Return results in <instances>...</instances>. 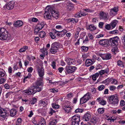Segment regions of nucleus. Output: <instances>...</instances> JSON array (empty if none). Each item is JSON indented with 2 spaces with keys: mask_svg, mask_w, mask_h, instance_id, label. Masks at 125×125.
<instances>
[{
  "mask_svg": "<svg viewBox=\"0 0 125 125\" xmlns=\"http://www.w3.org/2000/svg\"><path fill=\"white\" fill-rule=\"evenodd\" d=\"M6 75V73L5 72H2L0 71V77H4Z\"/></svg>",
  "mask_w": 125,
  "mask_h": 125,
  "instance_id": "obj_50",
  "label": "nucleus"
},
{
  "mask_svg": "<svg viewBox=\"0 0 125 125\" xmlns=\"http://www.w3.org/2000/svg\"><path fill=\"white\" fill-rule=\"evenodd\" d=\"M125 105V102L123 100H122L120 102V105L121 106H123Z\"/></svg>",
  "mask_w": 125,
  "mask_h": 125,
  "instance_id": "obj_64",
  "label": "nucleus"
},
{
  "mask_svg": "<svg viewBox=\"0 0 125 125\" xmlns=\"http://www.w3.org/2000/svg\"><path fill=\"white\" fill-rule=\"evenodd\" d=\"M125 86V83H123L122 84L118 86L117 88L118 89L122 88Z\"/></svg>",
  "mask_w": 125,
  "mask_h": 125,
  "instance_id": "obj_55",
  "label": "nucleus"
},
{
  "mask_svg": "<svg viewBox=\"0 0 125 125\" xmlns=\"http://www.w3.org/2000/svg\"><path fill=\"white\" fill-rule=\"evenodd\" d=\"M96 27L93 25H90L87 27V29H89L90 31H94L96 29Z\"/></svg>",
  "mask_w": 125,
  "mask_h": 125,
  "instance_id": "obj_35",
  "label": "nucleus"
},
{
  "mask_svg": "<svg viewBox=\"0 0 125 125\" xmlns=\"http://www.w3.org/2000/svg\"><path fill=\"white\" fill-rule=\"evenodd\" d=\"M99 75V73H96L94 75H93L92 76V78L94 81H95Z\"/></svg>",
  "mask_w": 125,
  "mask_h": 125,
  "instance_id": "obj_38",
  "label": "nucleus"
},
{
  "mask_svg": "<svg viewBox=\"0 0 125 125\" xmlns=\"http://www.w3.org/2000/svg\"><path fill=\"white\" fill-rule=\"evenodd\" d=\"M39 35L41 38H43L45 36L46 33L44 31H42L39 33Z\"/></svg>",
  "mask_w": 125,
  "mask_h": 125,
  "instance_id": "obj_37",
  "label": "nucleus"
},
{
  "mask_svg": "<svg viewBox=\"0 0 125 125\" xmlns=\"http://www.w3.org/2000/svg\"><path fill=\"white\" fill-rule=\"evenodd\" d=\"M98 113L100 114H103L104 111V110L103 108H99L98 110Z\"/></svg>",
  "mask_w": 125,
  "mask_h": 125,
  "instance_id": "obj_46",
  "label": "nucleus"
},
{
  "mask_svg": "<svg viewBox=\"0 0 125 125\" xmlns=\"http://www.w3.org/2000/svg\"><path fill=\"white\" fill-rule=\"evenodd\" d=\"M56 29L59 30H61L63 29V27L61 25H57L56 26Z\"/></svg>",
  "mask_w": 125,
  "mask_h": 125,
  "instance_id": "obj_58",
  "label": "nucleus"
},
{
  "mask_svg": "<svg viewBox=\"0 0 125 125\" xmlns=\"http://www.w3.org/2000/svg\"><path fill=\"white\" fill-rule=\"evenodd\" d=\"M106 82L109 84H111L115 85L117 84L118 81L115 79H106Z\"/></svg>",
  "mask_w": 125,
  "mask_h": 125,
  "instance_id": "obj_20",
  "label": "nucleus"
},
{
  "mask_svg": "<svg viewBox=\"0 0 125 125\" xmlns=\"http://www.w3.org/2000/svg\"><path fill=\"white\" fill-rule=\"evenodd\" d=\"M107 41L106 39H102L99 42V44L102 46H104L107 44Z\"/></svg>",
  "mask_w": 125,
  "mask_h": 125,
  "instance_id": "obj_27",
  "label": "nucleus"
},
{
  "mask_svg": "<svg viewBox=\"0 0 125 125\" xmlns=\"http://www.w3.org/2000/svg\"><path fill=\"white\" fill-rule=\"evenodd\" d=\"M12 68L10 66L9 67L8 69V72L10 74H11L12 72Z\"/></svg>",
  "mask_w": 125,
  "mask_h": 125,
  "instance_id": "obj_56",
  "label": "nucleus"
},
{
  "mask_svg": "<svg viewBox=\"0 0 125 125\" xmlns=\"http://www.w3.org/2000/svg\"><path fill=\"white\" fill-rule=\"evenodd\" d=\"M6 80V79L4 78H0V84L4 83Z\"/></svg>",
  "mask_w": 125,
  "mask_h": 125,
  "instance_id": "obj_57",
  "label": "nucleus"
},
{
  "mask_svg": "<svg viewBox=\"0 0 125 125\" xmlns=\"http://www.w3.org/2000/svg\"><path fill=\"white\" fill-rule=\"evenodd\" d=\"M37 70L38 74L40 77L43 78L44 74V70L42 67L39 66L36 67Z\"/></svg>",
  "mask_w": 125,
  "mask_h": 125,
  "instance_id": "obj_14",
  "label": "nucleus"
},
{
  "mask_svg": "<svg viewBox=\"0 0 125 125\" xmlns=\"http://www.w3.org/2000/svg\"><path fill=\"white\" fill-rule=\"evenodd\" d=\"M62 47V45L59 43H53L51 45V48L50 49V52L52 54H54L57 52L59 48Z\"/></svg>",
  "mask_w": 125,
  "mask_h": 125,
  "instance_id": "obj_3",
  "label": "nucleus"
},
{
  "mask_svg": "<svg viewBox=\"0 0 125 125\" xmlns=\"http://www.w3.org/2000/svg\"><path fill=\"white\" fill-rule=\"evenodd\" d=\"M50 91L51 92L54 93H56L58 92L57 90V89H55L54 88L50 89Z\"/></svg>",
  "mask_w": 125,
  "mask_h": 125,
  "instance_id": "obj_54",
  "label": "nucleus"
},
{
  "mask_svg": "<svg viewBox=\"0 0 125 125\" xmlns=\"http://www.w3.org/2000/svg\"><path fill=\"white\" fill-rule=\"evenodd\" d=\"M51 66L53 69H55L56 68L55 63L54 62H53L52 63Z\"/></svg>",
  "mask_w": 125,
  "mask_h": 125,
  "instance_id": "obj_60",
  "label": "nucleus"
},
{
  "mask_svg": "<svg viewBox=\"0 0 125 125\" xmlns=\"http://www.w3.org/2000/svg\"><path fill=\"white\" fill-rule=\"evenodd\" d=\"M82 110L80 109H77L75 111V112L76 113L78 112L82 113Z\"/></svg>",
  "mask_w": 125,
  "mask_h": 125,
  "instance_id": "obj_59",
  "label": "nucleus"
},
{
  "mask_svg": "<svg viewBox=\"0 0 125 125\" xmlns=\"http://www.w3.org/2000/svg\"><path fill=\"white\" fill-rule=\"evenodd\" d=\"M105 86L103 85H102L98 87V89L99 91H100L103 90Z\"/></svg>",
  "mask_w": 125,
  "mask_h": 125,
  "instance_id": "obj_42",
  "label": "nucleus"
},
{
  "mask_svg": "<svg viewBox=\"0 0 125 125\" xmlns=\"http://www.w3.org/2000/svg\"><path fill=\"white\" fill-rule=\"evenodd\" d=\"M37 125H46L45 121L42 117H40Z\"/></svg>",
  "mask_w": 125,
  "mask_h": 125,
  "instance_id": "obj_23",
  "label": "nucleus"
},
{
  "mask_svg": "<svg viewBox=\"0 0 125 125\" xmlns=\"http://www.w3.org/2000/svg\"><path fill=\"white\" fill-rule=\"evenodd\" d=\"M33 70V69L32 67L28 68L27 69V71L29 73H31Z\"/></svg>",
  "mask_w": 125,
  "mask_h": 125,
  "instance_id": "obj_63",
  "label": "nucleus"
},
{
  "mask_svg": "<svg viewBox=\"0 0 125 125\" xmlns=\"http://www.w3.org/2000/svg\"><path fill=\"white\" fill-rule=\"evenodd\" d=\"M8 115L9 113L7 110L0 107V120H4Z\"/></svg>",
  "mask_w": 125,
  "mask_h": 125,
  "instance_id": "obj_5",
  "label": "nucleus"
},
{
  "mask_svg": "<svg viewBox=\"0 0 125 125\" xmlns=\"http://www.w3.org/2000/svg\"><path fill=\"white\" fill-rule=\"evenodd\" d=\"M118 10V7L117 6L114 7L110 9L109 13L110 15L113 17L117 14Z\"/></svg>",
  "mask_w": 125,
  "mask_h": 125,
  "instance_id": "obj_12",
  "label": "nucleus"
},
{
  "mask_svg": "<svg viewBox=\"0 0 125 125\" xmlns=\"http://www.w3.org/2000/svg\"><path fill=\"white\" fill-rule=\"evenodd\" d=\"M74 7V5L72 3H67V8L68 10H72L73 9Z\"/></svg>",
  "mask_w": 125,
  "mask_h": 125,
  "instance_id": "obj_30",
  "label": "nucleus"
},
{
  "mask_svg": "<svg viewBox=\"0 0 125 125\" xmlns=\"http://www.w3.org/2000/svg\"><path fill=\"white\" fill-rule=\"evenodd\" d=\"M90 118V115L89 114H86L83 116V119L84 121H87L89 120Z\"/></svg>",
  "mask_w": 125,
  "mask_h": 125,
  "instance_id": "obj_31",
  "label": "nucleus"
},
{
  "mask_svg": "<svg viewBox=\"0 0 125 125\" xmlns=\"http://www.w3.org/2000/svg\"><path fill=\"white\" fill-rule=\"evenodd\" d=\"M94 62V61H93L90 59H88L86 60L85 62V65L87 67H88L93 64Z\"/></svg>",
  "mask_w": 125,
  "mask_h": 125,
  "instance_id": "obj_25",
  "label": "nucleus"
},
{
  "mask_svg": "<svg viewBox=\"0 0 125 125\" xmlns=\"http://www.w3.org/2000/svg\"><path fill=\"white\" fill-rule=\"evenodd\" d=\"M76 68L75 66L72 67L67 66L65 67V69L68 73H71L74 72L76 70Z\"/></svg>",
  "mask_w": 125,
  "mask_h": 125,
  "instance_id": "obj_15",
  "label": "nucleus"
},
{
  "mask_svg": "<svg viewBox=\"0 0 125 125\" xmlns=\"http://www.w3.org/2000/svg\"><path fill=\"white\" fill-rule=\"evenodd\" d=\"M14 93V92H10L7 93L6 94L5 96L6 98H7L10 95Z\"/></svg>",
  "mask_w": 125,
  "mask_h": 125,
  "instance_id": "obj_52",
  "label": "nucleus"
},
{
  "mask_svg": "<svg viewBox=\"0 0 125 125\" xmlns=\"http://www.w3.org/2000/svg\"><path fill=\"white\" fill-rule=\"evenodd\" d=\"M105 28L107 30L113 29H112L110 24H108L106 25L105 26Z\"/></svg>",
  "mask_w": 125,
  "mask_h": 125,
  "instance_id": "obj_48",
  "label": "nucleus"
},
{
  "mask_svg": "<svg viewBox=\"0 0 125 125\" xmlns=\"http://www.w3.org/2000/svg\"><path fill=\"white\" fill-rule=\"evenodd\" d=\"M65 61L69 65H75L76 63V62L74 60L69 58H66Z\"/></svg>",
  "mask_w": 125,
  "mask_h": 125,
  "instance_id": "obj_18",
  "label": "nucleus"
},
{
  "mask_svg": "<svg viewBox=\"0 0 125 125\" xmlns=\"http://www.w3.org/2000/svg\"><path fill=\"white\" fill-rule=\"evenodd\" d=\"M28 48L27 46H25L23 47L22 48L20 49L19 50V52H24Z\"/></svg>",
  "mask_w": 125,
  "mask_h": 125,
  "instance_id": "obj_36",
  "label": "nucleus"
},
{
  "mask_svg": "<svg viewBox=\"0 0 125 125\" xmlns=\"http://www.w3.org/2000/svg\"><path fill=\"white\" fill-rule=\"evenodd\" d=\"M67 31L66 30L63 29L62 31H59V32L61 33V35L63 36L65 34Z\"/></svg>",
  "mask_w": 125,
  "mask_h": 125,
  "instance_id": "obj_44",
  "label": "nucleus"
},
{
  "mask_svg": "<svg viewBox=\"0 0 125 125\" xmlns=\"http://www.w3.org/2000/svg\"><path fill=\"white\" fill-rule=\"evenodd\" d=\"M51 14L53 17L57 19L59 17V13L57 11H55L53 10L52 8V10L51 12Z\"/></svg>",
  "mask_w": 125,
  "mask_h": 125,
  "instance_id": "obj_19",
  "label": "nucleus"
},
{
  "mask_svg": "<svg viewBox=\"0 0 125 125\" xmlns=\"http://www.w3.org/2000/svg\"><path fill=\"white\" fill-rule=\"evenodd\" d=\"M91 94L88 92L81 98L80 100V103L81 104L86 103L91 97Z\"/></svg>",
  "mask_w": 125,
  "mask_h": 125,
  "instance_id": "obj_8",
  "label": "nucleus"
},
{
  "mask_svg": "<svg viewBox=\"0 0 125 125\" xmlns=\"http://www.w3.org/2000/svg\"><path fill=\"white\" fill-rule=\"evenodd\" d=\"M60 117L58 116H56L49 123V125H55L59 120Z\"/></svg>",
  "mask_w": 125,
  "mask_h": 125,
  "instance_id": "obj_17",
  "label": "nucleus"
},
{
  "mask_svg": "<svg viewBox=\"0 0 125 125\" xmlns=\"http://www.w3.org/2000/svg\"><path fill=\"white\" fill-rule=\"evenodd\" d=\"M119 40V37L117 36L110 38L109 39V41L111 43V45H117L118 44V41Z\"/></svg>",
  "mask_w": 125,
  "mask_h": 125,
  "instance_id": "obj_11",
  "label": "nucleus"
},
{
  "mask_svg": "<svg viewBox=\"0 0 125 125\" xmlns=\"http://www.w3.org/2000/svg\"><path fill=\"white\" fill-rule=\"evenodd\" d=\"M40 88L36 87H31L28 89H26L23 91V94L25 95H29L34 94L36 92L40 91Z\"/></svg>",
  "mask_w": 125,
  "mask_h": 125,
  "instance_id": "obj_2",
  "label": "nucleus"
},
{
  "mask_svg": "<svg viewBox=\"0 0 125 125\" xmlns=\"http://www.w3.org/2000/svg\"><path fill=\"white\" fill-rule=\"evenodd\" d=\"M17 111L15 109H11L10 112V115L13 117L16 114Z\"/></svg>",
  "mask_w": 125,
  "mask_h": 125,
  "instance_id": "obj_32",
  "label": "nucleus"
},
{
  "mask_svg": "<svg viewBox=\"0 0 125 125\" xmlns=\"http://www.w3.org/2000/svg\"><path fill=\"white\" fill-rule=\"evenodd\" d=\"M118 22V21L116 20H113L112 21L110 24L112 29H113L115 28Z\"/></svg>",
  "mask_w": 125,
  "mask_h": 125,
  "instance_id": "obj_28",
  "label": "nucleus"
},
{
  "mask_svg": "<svg viewBox=\"0 0 125 125\" xmlns=\"http://www.w3.org/2000/svg\"><path fill=\"white\" fill-rule=\"evenodd\" d=\"M66 21L68 23L71 22V24L74 23V22L76 23L78 21V19L75 20L74 18H70L67 19L66 20Z\"/></svg>",
  "mask_w": 125,
  "mask_h": 125,
  "instance_id": "obj_26",
  "label": "nucleus"
},
{
  "mask_svg": "<svg viewBox=\"0 0 125 125\" xmlns=\"http://www.w3.org/2000/svg\"><path fill=\"white\" fill-rule=\"evenodd\" d=\"M23 24V22L20 20H18L15 22L14 24V26L16 28H18L22 26Z\"/></svg>",
  "mask_w": 125,
  "mask_h": 125,
  "instance_id": "obj_22",
  "label": "nucleus"
},
{
  "mask_svg": "<svg viewBox=\"0 0 125 125\" xmlns=\"http://www.w3.org/2000/svg\"><path fill=\"white\" fill-rule=\"evenodd\" d=\"M118 95L116 94L111 96L109 98L110 103L113 105H117L118 103Z\"/></svg>",
  "mask_w": 125,
  "mask_h": 125,
  "instance_id": "obj_6",
  "label": "nucleus"
},
{
  "mask_svg": "<svg viewBox=\"0 0 125 125\" xmlns=\"http://www.w3.org/2000/svg\"><path fill=\"white\" fill-rule=\"evenodd\" d=\"M111 46L112 47V52H114V54H116V53L118 52L117 45H113V46Z\"/></svg>",
  "mask_w": 125,
  "mask_h": 125,
  "instance_id": "obj_29",
  "label": "nucleus"
},
{
  "mask_svg": "<svg viewBox=\"0 0 125 125\" xmlns=\"http://www.w3.org/2000/svg\"><path fill=\"white\" fill-rule=\"evenodd\" d=\"M96 54L100 56L103 60L110 59L112 57L111 54L110 53L102 54L98 52H97Z\"/></svg>",
  "mask_w": 125,
  "mask_h": 125,
  "instance_id": "obj_9",
  "label": "nucleus"
},
{
  "mask_svg": "<svg viewBox=\"0 0 125 125\" xmlns=\"http://www.w3.org/2000/svg\"><path fill=\"white\" fill-rule=\"evenodd\" d=\"M99 18L101 19H102L106 21L108 18V13L107 12H105L102 11L100 13Z\"/></svg>",
  "mask_w": 125,
  "mask_h": 125,
  "instance_id": "obj_10",
  "label": "nucleus"
},
{
  "mask_svg": "<svg viewBox=\"0 0 125 125\" xmlns=\"http://www.w3.org/2000/svg\"><path fill=\"white\" fill-rule=\"evenodd\" d=\"M52 10V7L51 6H48L45 9L44 17L45 19L49 20L51 19V16L50 13H51Z\"/></svg>",
  "mask_w": 125,
  "mask_h": 125,
  "instance_id": "obj_4",
  "label": "nucleus"
},
{
  "mask_svg": "<svg viewBox=\"0 0 125 125\" xmlns=\"http://www.w3.org/2000/svg\"><path fill=\"white\" fill-rule=\"evenodd\" d=\"M63 109L65 112L66 113H69L71 110V108L70 105H66L63 107Z\"/></svg>",
  "mask_w": 125,
  "mask_h": 125,
  "instance_id": "obj_24",
  "label": "nucleus"
},
{
  "mask_svg": "<svg viewBox=\"0 0 125 125\" xmlns=\"http://www.w3.org/2000/svg\"><path fill=\"white\" fill-rule=\"evenodd\" d=\"M117 65L122 67H124V63L120 60H119L118 61Z\"/></svg>",
  "mask_w": 125,
  "mask_h": 125,
  "instance_id": "obj_41",
  "label": "nucleus"
},
{
  "mask_svg": "<svg viewBox=\"0 0 125 125\" xmlns=\"http://www.w3.org/2000/svg\"><path fill=\"white\" fill-rule=\"evenodd\" d=\"M14 2L13 1H11L7 3L5 6L7 9L9 10L12 9L14 6Z\"/></svg>",
  "mask_w": 125,
  "mask_h": 125,
  "instance_id": "obj_16",
  "label": "nucleus"
},
{
  "mask_svg": "<svg viewBox=\"0 0 125 125\" xmlns=\"http://www.w3.org/2000/svg\"><path fill=\"white\" fill-rule=\"evenodd\" d=\"M110 33L111 34L117 35L118 33V31L117 30H115L110 31Z\"/></svg>",
  "mask_w": 125,
  "mask_h": 125,
  "instance_id": "obj_45",
  "label": "nucleus"
},
{
  "mask_svg": "<svg viewBox=\"0 0 125 125\" xmlns=\"http://www.w3.org/2000/svg\"><path fill=\"white\" fill-rule=\"evenodd\" d=\"M31 76V74L30 73H28L27 75L24 76V78L23 79L24 82L25 83L26 81H27L28 80L30 79Z\"/></svg>",
  "mask_w": 125,
  "mask_h": 125,
  "instance_id": "obj_33",
  "label": "nucleus"
},
{
  "mask_svg": "<svg viewBox=\"0 0 125 125\" xmlns=\"http://www.w3.org/2000/svg\"><path fill=\"white\" fill-rule=\"evenodd\" d=\"M53 32L54 33H55V35L56 34V35H57L58 36H59L60 35V34L59 33V31H57L55 29H53Z\"/></svg>",
  "mask_w": 125,
  "mask_h": 125,
  "instance_id": "obj_61",
  "label": "nucleus"
},
{
  "mask_svg": "<svg viewBox=\"0 0 125 125\" xmlns=\"http://www.w3.org/2000/svg\"><path fill=\"white\" fill-rule=\"evenodd\" d=\"M48 49L43 48L41 50V51L42 53H43L44 54L47 55L48 53L47 51Z\"/></svg>",
  "mask_w": 125,
  "mask_h": 125,
  "instance_id": "obj_47",
  "label": "nucleus"
},
{
  "mask_svg": "<svg viewBox=\"0 0 125 125\" xmlns=\"http://www.w3.org/2000/svg\"><path fill=\"white\" fill-rule=\"evenodd\" d=\"M88 49V47L84 46H83L81 48V51L83 52H85L87 51Z\"/></svg>",
  "mask_w": 125,
  "mask_h": 125,
  "instance_id": "obj_39",
  "label": "nucleus"
},
{
  "mask_svg": "<svg viewBox=\"0 0 125 125\" xmlns=\"http://www.w3.org/2000/svg\"><path fill=\"white\" fill-rule=\"evenodd\" d=\"M67 97L68 98V99H69L70 98H71L73 97V94L71 93H70L68 94L67 95Z\"/></svg>",
  "mask_w": 125,
  "mask_h": 125,
  "instance_id": "obj_62",
  "label": "nucleus"
},
{
  "mask_svg": "<svg viewBox=\"0 0 125 125\" xmlns=\"http://www.w3.org/2000/svg\"><path fill=\"white\" fill-rule=\"evenodd\" d=\"M52 108L55 109H57L59 107V105L55 103H53L52 104Z\"/></svg>",
  "mask_w": 125,
  "mask_h": 125,
  "instance_id": "obj_43",
  "label": "nucleus"
},
{
  "mask_svg": "<svg viewBox=\"0 0 125 125\" xmlns=\"http://www.w3.org/2000/svg\"><path fill=\"white\" fill-rule=\"evenodd\" d=\"M101 99V98L100 97H99L97 99V100L98 101H100V102L99 103L101 105H105L106 103V101H105L103 99H102L101 100H100Z\"/></svg>",
  "mask_w": 125,
  "mask_h": 125,
  "instance_id": "obj_34",
  "label": "nucleus"
},
{
  "mask_svg": "<svg viewBox=\"0 0 125 125\" xmlns=\"http://www.w3.org/2000/svg\"><path fill=\"white\" fill-rule=\"evenodd\" d=\"M47 25L44 22H42L38 24L35 29V32L36 33H38L40 30H41L44 27H46Z\"/></svg>",
  "mask_w": 125,
  "mask_h": 125,
  "instance_id": "obj_7",
  "label": "nucleus"
},
{
  "mask_svg": "<svg viewBox=\"0 0 125 125\" xmlns=\"http://www.w3.org/2000/svg\"><path fill=\"white\" fill-rule=\"evenodd\" d=\"M42 78L41 77V78H38L37 81L36 83V86H33L34 87H36L40 88V91L41 90L42 88L39 87L40 86L43 85V80Z\"/></svg>",
  "mask_w": 125,
  "mask_h": 125,
  "instance_id": "obj_13",
  "label": "nucleus"
},
{
  "mask_svg": "<svg viewBox=\"0 0 125 125\" xmlns=\"http://www.w3.org/2000/svg\"><path fill=\"white\" fill-rule=\"evenodd\" d=\"M56 111L53 110L52 108H50V111L49 113V114L51 115H52L53 113H54Z\"/></svg>",
  "mask_w": 125,
  "mask_h": 125,
  "instance_id": "obj_53",
  "label": "nucleus"
},
{
  "mask_svg": "<svg viewBox=\"0 0 125 125\" xmlns=\"http://www.w3.org/2000/svg\"><path fill=\"white\" fill-rule=\"evenodd\" d=\"M80 116L78 115H75L72 117V121L79 123L80 122Z\"/></svg>",
  "mask_w": 125,
  "mask_h": 125,
  "instance_id": "obj_21",
  "label": "nucleus"
},
{
  "mask_svg": "<svg viewBox=\"0 0 125 125\" xmlns=\"http://www.w3.org/2000/svg\"><path fill=\"white\" fill-rule=\"evenodd\" d=\"M10 38V36L6 29L3 28H0V40H7Z\"/></svg>",
  "mask_w": 125,
  "mask_h": 125,
  "instance_id": "obj_1",
  "label": "nucleus"
},
{
  "mask_svg": "<svg viewBox=\"0 0 125 125\" xmlns=\"http://www.w3.org/2000/svg\"><path fill=\"white\" fill-rule=\"evenodd\" d=\"M49 35L51 38L53 39H54L56 38V35L55 33L53 32V30L52 32H50Z\"/></svg>",
  "mask_w": 125,
  "mask_h": 125,
  "instance_id": "obj_40",
  "label": "nucleus"
},
{
  "mask_svg": "<svg viewBox=\"0 0 125 125\" xmlns=\"http://www.w3.org/2000/svg\"><path fill=\"white\" fill-rule=\"evenodd\" d=\"M116 89V87L114 85H111L109 86V89L111 91H114Z\"/></svg>",
  "mask_w": 125,
  "mask_h": 125,
  "instance_id": "obj_49",
  "label": "nucleus"
},
{
  "mask_svg": "<svg viewBox=\"0 0 125 125\" xmlns=\"http://www.w3.org/2000/svg\"><path fill=\"white\" fill-rule=\"evenodd\" d=\"M36 101V99L35 98H33L32 100L30 102V103L31 104H35Z\"/></svg>",
  "mask_w": 125,
  "mask_h": 125,
  "instance_id": "obj_51",
  "label": "nucleus"
}]
</instances>
